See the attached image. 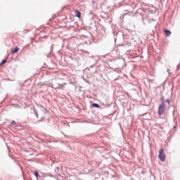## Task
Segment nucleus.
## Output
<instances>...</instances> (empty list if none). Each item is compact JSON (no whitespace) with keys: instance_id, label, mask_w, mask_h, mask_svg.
Wrapping results in <instances>:
<instances>
[{"instance_id":"obj_4","label":"nucleus","mask_w":180,"mask_h":180,"mask_svg":"<svg viewBox=\"0 0 180 180\" xmlns=\"http://www.w3.org/2000/svg\"><path fill=\"white\" fill-rule=\"evenodd\" d=\"M75 13H76L77 18H81V12L78 11L77 10H75Z\"/></svg>"},{"instance_id":"obj_2","label":"nucleus","mask_w":180,"mask_h":180,"mask_svg":"<svg viewBox=\"0 0 180 180\" xmlns=\"http://www.w3.org/2000/svg\"><path fill=\"white\" fill-rule=\"evenodd\" d=\"M165 112V102H163V103H162L160 106H159V111L158 113L160 115V116H161V115H163Z\"/></svg>"},{"instance_id":"obj_8","label":"nucleus","mask_w":180,"mask_h":180,"mask_svg":"<svg viewBox=\"0 0 180 180\" xmlns=\"http://www.w3.org/2000/svg\"><path fill=\"white\" fill-rule=\"evenodd\" d=\"M5 64H6V60H3L1 63H0V66L4 65Z\"/></svg>"},{"instance_id":"obj_1","label":"nucleus","mask_w":180,"mask_h":180,"mask_svg":"<svg viewBox=\"0 0 180 180\" xmlns=\"http://www.w3.org/2000/svg\"><path fill=\"white\" fill-rule=\"evenodd\" d=\"M159 160H160V161H162V162H164V161H165V153H164V150L162 148L160 149V152H159Z\"/></svg>"},{"instance_id":"obj_5","label":"nucleus","mask_w":180,"mask_h":180,"mask_svg":"<svg viewBox=\"0 0 180 180\" xmlns=\"http://www.w3.org/2000/svg\"><path fill=\"white\" fill-rule=\"evenodd\" d=\"M164 32L165 33L166 36H169L171 34V31H169L168 30H165Z\"/></svg>"},{"instance_id":"obj_9","label":"nucleus","mask_w":180,"mask_h":180,"mask_svg":"<svg viewBox=\"0 0 180 180\" xmlns=\"http://www.w3.org/2000/svg\"><path fill=\"white\" fill-rule=\"evenodd\" d=\"M34 175H35L36 178H39V172H35Z\"/></svg>"},{"instance_id":"obj_3","label":"nucleus","mask_w":180,"mask_h":180,"mask_svg":"<svg viewBox=\"0 0 180 180\" xmlns=\"http://www.w3.org/2000/svg\"><path fill=\"white\" fill-rule=\"evenodd\" d=\"M164 102H165H165H167L168 108H169V106H171V103L169 102V99H167L165 101V98H164V97H162V103H164Z\"/></svg>"},{"instance_id":"obj_7","label":"nucleus","mask_w":180,"mask_h":180,"mask_svg":"<svg viewBox=\"0 0 180 180\" xmlns=\"http://www.w3.org/2000/svg\"><path fill=\"white\" fill-rule=\"evenodd\" d=\"M92 106L93 108H99V105L97 103H93Z\"/></svg>"},{"instance_id":"obj_6","label":"nucleus","mask_w":180,"mask_h":180,"mask_svg":"<svg viewBox=\"0 0 180 180\" xmlns=\"http://www.w3.org/2000/svg\"><path fill=\"white\" fill-rule=\"evenodd\" d=\"M20 49L18 47H15V49L12 51L13 54H15V53L18 52Z\"/></svg>"}]
</instances>
